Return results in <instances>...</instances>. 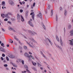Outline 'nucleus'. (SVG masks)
<instances>
[{
  "instance_id": "obj_1",
  "label": "nucleus",
  "mask_w": 73,
  "mask_h": 73,
  "mask_svg": "<svg viewBox=\"0 0 73 73\" xmlns=\"http://www.w3.org/2000/svg\"><path fill=\"white\" fill-rule=\"evenodd\" d=\"M12 15V13L10 12H8L5 15L4 14H1V17H2L3 18H4V16L5 17H6V18H7L8 19H9L10 17L8 15Z\"/></svg>"
},
{
  "instance_id": "obj_2",
  "label": "nucleus",
  "mask_w": 73,
  "mask_h": 73,
  "mask_svg": "<svg viewBox=\"0 0 73 73\" xmlns=\"http://www.w3.org/2000/svg\"><path fill=\"white\" fill-rule=\"evenodd\" d=\"M17 19L18 20H20V19H21V21H22L23 22L24 21V19L23 17L22 16V15H21L20 16L19 14H17Z\"/></svg>"
},
{
  "instance_id": "obj_3",
  "label": "nucleus",
  "mask_w": 73,
  "mask_h": 73,
  "mask_svg": "<svg viewBox=\"0 0 73 73\" xmlns=\"http://www.w3.org/2000/svg\"><path fill=\"white\" fill-rule=\"evenodd\" d=\"M9 3L11 5H15L14 3L11 0H9Z\"/></svg>"
},
{
  "instance_id": "obj_4",
  "label": "nucleus",
  "mask_w": 73,
  "mask_h": 73,
  "mask_svg": "<svg viewBox=\"0 0 73 73\" xmlns=\"http://www.w3.org/2000/svg\"><path fill=\"white\" fill-rule=\"evenodd\" d=\"M0 50L3 52H5V50L0 46Z\"/></svg>"
},
{
  "instance_id": "obj_5",
  "label": "nucleus",
  "mask_w": 73,
  "mask_h": 73,
  "mask_svg": "<svg viewBox=\"0 0 73 73\" xmlns=\"http://www.w3.org/2000/svg\"><path fill=\"white\" fill-rule=\"evenodd\" d=\"M28 23L30 26L32 27H34V26H33V24L32 23L31 21H29Z\"/></svg>"
},
{
  "instance_id": "obj_6",
  "label": "nucleus",
  "mask_w": 73,
  "mask_h": 73,
  "mask_svg": "<svg viewBox=\"0 0 73 73\" xmlns=\"http://www.w3.org/2000/svg\"><path fill=\"white\" fill-rule=\"evenodd\" d=\"M8 29L9 31H13L14 32H15V31L13 28H12L10 27H8Z\"/></svg>"
},
{
  "instance_id": "obj_7",
  "label": "nucleus",
  "mask_w": 73,
  "mask_h": 73,
  "mask_svg": "<svg viewBox=\"0 0 73 73\" xmlns=\"http://www.w3.org/2000/svg\"><path fill=\"white\" fill-rule=\"evenodd\" d=\"M25 55L26 56V57H28V58H30V57H31L30 55H29V54H28V53H25Z\"/></svg>"
},
{
  "instance_id": "obj_8",
  "label": "nucleus",
  "mask_w": 73,
  "mask_h": 73,
  "mask_svg": "<svg viewBox=\"0 0 73 73\" xmlns=\"http://www.w3.org/2000/svg\"><path fill=\"white\" fill-rule=\"evenodd\" d=\"M37 16L38 17H41V16H42V14H41V12H40L39 14L37 15Z\"/></svg>"
},
{
  "instance_id": "obj_9",
  "label": "nucleus",
  "mask_w": 73,
  "mask_h": 73,
  "mask_svg": "<svg viewBox=\"0 0 73 73\" xmlns=\"http://www.w3.org/2000/svg\"><path fill=\"white\" fill-rule=\"evenodd\" d=\"M10 57V58H13L15 57V56L14 55H13L12 54L10 55V56H9Z\"/></svg>"
},
{
  "instance_id": "obj_10",
  "label": "nucleus",
  "mask_w": 73,
  "mask_h": 73,
  "mask_svg": "<svg viewBox=\"0 0 73 73\" xmlns=\"http://www.w3.org/2000/svg\"><path fill=\"white\" fill-rule=\"evenodd\" d=\"M55 44L56 46V47H57V48H59V49H62V48H61V47H60V46H59L58 45H57L56 44Z\"/></svg>"
},
{
  "instance_id": "obj_11",
  "label": "nucleus",
  "mask_w": 73,
  "mask_h": 73,
  "mask_svg": "<svg viewBox=\"0 0 73 73\" xmlns=\"http://www.w3.org/2000/svg\"><path fill=\"white\" fill-rule=\"evenodd\" d=\"M5 1H3L2 2V6H5Z\"/></svg>"
},
{
  "instance_id": "obj_12",
  "label": "nucleus",
  "mask_w": 73,
  "mask_h": 73,
  "mask_svg": "<svg viewBox=\"0 0 73 73\" xmlns=\"http://www.w3.org/2000/svg\"><path fill=\"white\" fill-rule=\"evenodd\" d=\"M60 42L61 45L62 46V45H63V43L62 42V40H61V39H60Z\"/></svg>"
},
{
  "instance_id": "obj_13",
  "label": "nucleus",
  "mask_w": 73,
  "mask_h": 73,
  "mask_svg": "<svg viewBox=\"0 0 73 73\" xmlns=\"http://www.w3.org/2000/svg\"><path fill=\"white\" fill-rule=\"evenodd\" d=\"M71 36H73V30H71L70 32Z\"/></svg>"
},
{
  "instance_id": "obj_14",
  "label": "nucleus",
  "mask_w": 73,
  "mask_h": 73,
  "mask_svg": "<svg viewBox=\"0 0 73 73\" xmlns=\"http://www.w3.org/2000/svg\"><path fill=\"white\" fill-rule=\"evenodd\" d=\"M53 10L52 9L51 11V13H50L51 16H53Z\"/></svg>"
},
{
  "instance_id": "obj_15",
  "label": "nucleus",
  "mask_w": 73,
  "mask_h": 73,
  "mask_svg": "<svg viewBox=\"0 0 73 73\" xmlns=\"http://www.w3.org/2000/svg\"><path fill=\"white\" fill-rule=\"evenodd\" d=\"M70 41H71L70 42V44L71 45H73V41H72V40H70Z\"/></svg>"
},
{
  "instance_id": "obj_16",
  "label": "nucleus",
  "mask_w": 73,
  "mask_h": 73,
  "mask_svg": "<svg viewBox=\"0 0 73 73\" xmlns=\"http://www.w3.org/2000/svg\"><path fill=\"white\" fill-rule=\"evenodd\" d=\"M37 63L38 67H40V66H41V65L38 62H37Z\"/></svg>"
},
{
  "instance_id": "obj_17",
  "label": "nucleus",
  "mask_w": 73,
  "mask_h": 73,
  "mask_svg": "<svg viewBox=\"0 0 73 73\" xmlns=\"http://www.w3.org/2000/svg\"><path fill=\"white\" fill-rule=\"evenodd\" d=\"M12 64L13 65V66H14V67H15L16 68H17V65L16 64H15L14 63H13Z\"/></svg>"
},
{
  "instance_id": "obj_18",
  "label": "nucleus",
  "mask_w": 73,
  "mask_h": 73,
  "mask_svg": "<svg viewBox=\"0 0 73 73\" xmlns=\"http://www.w3.org/2000/svg\"><path fill=\"white\" fill-rule=\"evenodd\" d=\"M31 40L33 42H35V43H37V42H36V41H35V40H34V39H33V38Z\"/></svg>"
},
{
  "instance_id": "obj_19",
  "label": "nucleus",
  "mask_w": 73,
  "mask_h": 73,
  "mask_svg": "<svg viewBox=\"0 0 73 73\" xmlns=\"http://www.w3.org/2000/svg\"><path fill=\"white\" fill-rule=\"evenodd\" d=\"M27 44H28V45H29V46L30 47H31V48H33V46H32V45H31V44H29V43H28V42H27Z\"/></svg>"
},
{
  "instance_id": "obj_20",
  "label": "nucleus",
  "mask_w": 73,
  "mask_h": 73,
  "mask_svg": "<svg viewBox=\"0 0 73 73\" xmlns=\"http://www.w3.org/2000/svg\"><path fill=\"white\" fill-rule=\"evenodd\" d=\"M64 15L65 16H66V14H67V12H66V10H65L64 12Z\"/></svg>"
},
{
  "instance_id": "obj_21",
  "label": "nucleus",
  "mask_w": 73,
  "mask_h": 73,
  "mask_svg": "<svg viewBox=\"0 0 73 73\" xmlns=\"http://www.w3.org/2000/svg\"><path fill=\"white\" fill-rule=\"evenodd\" d=\"M32 63L33 65L34 66L37 65V64L36 63V62L34 63L33 62H32Z\"/></svg>"
},
{
  "instance_id": "obj_22",
  "label": "nucleus",
  "mask_w": 73,
  "mask_h": 73,
  "mask_svg": "<svg viewBox=\"0 0 73 73\" xmlns=\"http://www.w3.org/2000/svg\"><path fill=\"white\" fill-rule=\"evenodd\" d=\"M55 19L56 21H58V17H57V15H56V17Z\"/></svg>"
},
{
  "instance_id": "obj_23",
  "label": "nucleus",
  "mask_w": 73,
  "mask_h": 73,
  "mask_svg": "<svg viewBox=\"0 0 73 73\" xmlns=\"http://www.w3.org/2000/svg\"><path fill=\"white\" fill-rule=\"evenodd\" d=\"M34 17H35V14L32 15V18L33 20H34Z\"/></svg>"
},
{
  "instance_id": "obj_24",
  "label": "nucleus",
  "mask_w": 73,
  "mask_h": 73,
  "mask_svg": "<svg viewBox=\"0 0 73 73\" xmlns=\"http://www.w3.org/2000/svg\"><path fill=\"white\" fill-rule=\"evenodd\" d=\"M42 27H43L44 29H45V26L44 25V24H42Z\"/></svg>"
},
{
  "instance_id": "obj_25",
  "label": "nucleus",
  "mask_w": 73,
  "mask_h": 73,
  "mask_svg": "<svg viewBox=\"0 0 73 73\" xmlns=\"http://www.w3.org/2000/svg\"><path fill=\"white\" fill-rule=\"evenodd\" d=\"M56 38L57 41H59V39L58 38V36H56Z\"/></svg>"
},
{
  "instance_id": "obj_26",
  "label": "nucleus",
  "mask_w": 73,
  "mask_h": 73,
  "mask_svg": "<svg viewBox=\"0 0 73 73\" xmlns=\"http://www.w3.org/2000/svg\"><path fill=\"white\" fill-rule=\"evenodd\" d=\"M23 48L24 49H27V46H24Z\"/></svg>"
},
{
  "instance_id": "obj_27",
  "label": "nucleus",
  "mask_w": 73,
  "mask_h": 73,
  "mask_svg": "<svg viewBox=\"0 0 73 73\" xmlns=\"http://www.w3.org/2000/svg\"><path fill=\"white\" fill-rule=\"evenodd\" d=\"M14 38H15V40H17V41H18V40H19V39L17 38L15 36H14Z\"/></svg>"
},
{
  "instance_id": "obj_28",
  "label": "nucleus",
  "mask_w": 73,
  "mask_h": 73,
  "mask_svg": "<svg viewBox=\"0 0 73 73\" xmlns=\"http://www.w3.org/2000/svg\"><path fill=\"white\" fill-rule=\"evenodd\" d=\"M71 27H72V26L71 25H68V28L69 29H70L71 28Z\"/></svg>"
},
{
  "instance_id": "obj_29",
  "label": "nucleus",
  "mask_w": 73,
  "mask_h": 73,
  "mask_svg": "<svg viewBox=\"0 0 73 73\" xmlns=\"http://www.w3.org/2000/svg\"><path fill=\"white\" fill-rule=\"evenodd\" d=\"M21 62L23 65H24V61L23 60H22L21 61Z\"/></svg>"
},
{
  "instance_id": "obj_30",
  "label": "nucleus",
  "mask_w": 73,
  "mask_h": 73,
  "mask_svg": "<svg viewBox=\"0 0 73 73\" xmlns=\"http://www.w3.org/2000/svg\"><path fill=\"white\" fill-rule=\"evenodd\" d=\"M25 68H28V66L27 65H25L24 66Z\"/></svg>"
},
{
  "instance_id": "obj_31",
  "label": "nucleus",
  "mask_w": 73,
  "mask_h": 73,
  "mask_svg": "<svg viewBox=\"0 0 73 73\" xmlns=\"http://www.w3.org/2000/svg\"><path fill=\"white\" fill-rule=\"evenodd\" d=\"M26 70H27V72H28V73H31V72H30V71H29V70H28V69H27Z\"/></svg>"
},
{
  "instance_id": "obj_32",
  "label": "nucleus",
  "mask_w": 73,
  "mask_h": 73,
  "mask_svg": "<svg viewBox=\"0 0 73 73\" xmlns=\"http://www.w3.org/2000/svg\"><path fill=\"white\" fill-rule=\"evenodd\" d=\"M6 59L7 60V61H9V58H8V57L7 56L6 57Z\"/></svg>"
},
{
  "instance_id": "obj_33",
  "label": "nucleus",
  "mask_w": 73,
  "mask_h": 73,
  "mask_svg": "<svg viewBox=\"0 0 73 73\" xmlns=\"http://www.w3.org/2000/svg\"><path fill=\"white\" fill-rule=\"evenodd\" d=\"M20 12H21V13H22V12H23V10L22 9H21L20 10Z\"/></svg>"
},
{
  "instance_id": "obj_34",
  "label": "nucleus",
  "mask_w": 73,
  "mask_h": 73,
  "mask_svg": "<svg viewBox=\"0 0 73 73\" xmlns=\"http://www.w3.org/2000/svg\"><path fill=\"white\" fill-rule=\"evenodd\" d=\"M4 66H5V67H7V66H8V65L7 64H4Z\"/></svg>"
},
{
  "instance_id": "obj_35",
  "label": "nucleus",
  "mask_w": 73,
  "mask_h": 73,
  "mask_svg": "<svg viewBox=\"0 0 73 73\" xmlns=\"http://www.w3.org/2000/svg\"><path fill=\"white\" fill-rule=\"evenodd\" d=\"M26 15H28V11H27L26 12Z\"/></svg>"
},
{
  "instance_id": "obj_36",
  "label": "nucleus",
  "mask_w": 73,
  "mask_h": 73,
  "mask_svg": "<svg viewBox=\"0 0 73 73\" xmlns=\"http://www.w3.org/2000/svg\"><path fill=\"white\" fill-rule=\"evenodd\" d=\"M4 21H8V19H4Z\"/></svg>"
},
{
  "instance_id": "obj_37",
  "label": "nucleus",
  "mask_w": 73,
  "mask_h": 73,
  "mask_svg": "<svg viewBox=\"0 0 73 73\" xmlns=\"http://www.w3.org/2000/svg\"><path fill=\"white\" fill-rule=\"evenodd\" d=\"M1 46H4V44H3V43H2L1 44Z\"/></svg>"
},
{
  "instance_id": "obj_38",
  "label": "nucleus",
  "mask_w": 73,
  "mask_h": 73,
  "mask_svg": "<svg viewBox=\"0 0 73 73\" xmlns=\"http://www.w3.org/2000/svg\"><path fill=\"white\" fill-rule=\"evenodd\" d=\"M28 14H25V17H26V18H27V17H28Z\"/></svg>"
},
{
  "instance_id": "obj_39",
  "label": "nucleus",
  "mask_w": 73,
  "mask_h": 73,
  "mask_svg": "<svg viewBox=\"0 0 73 73\" xmlns=\"http://www.w3.org/2000/svg\"><path fill=\"white\" fill-rule=\"evenodd\" d=\"M50 5L48 6V9H50Z\"/></svg>"
},
{
  "instance_id": "obj_40",
  "label": "nucleus",
  "mask_w": 73,
  "mask_h": 73,
  "mask_svg": "<svg viewBox=\"0 0 73 73\" xmlns=\"http://www.w3.org/2000/svg\"><path fill=\"white\" fill-rule=\"evenodd\" d=\"M2 56H3V57H5V54H3L2 55Z\"/></svg>"
},
{
  "instance_id": "obj_41",
  "label": "nucleus",
  "mask_w": 73,
  "mask_h": 73,
  "mask_svg": "<svg viewBox=\"0 0 73 73\" xmlns=\"http://www.w3.org/2000/svg\"><path fill=\"white\" fill-rule=\"evenodd\" d=\"M42 56L43 57H44L45 58H46V57L45 56L44 54H43Z\"/></svg>"
},
{
  "instance_id": "obj_42",
  "label": "nucleus",
  "mask_w": 73,
  "mask_h": 73,
  "mask_svg": "<svg viewBox=\"0 0 73 73\" xmlns=\"http://www.w3.org/2000/svg\"><path fill=\"white\" fill-rule=\"evenodd\" d=\"M34 14V12H32L31 13L30 15H33Z\"/></svg>"
},
{
  "instance_id": "obj_43",
  "label": "nucleus",
  "mask_w": 73,
  "mask_h": 73,
  "mask_svg": "<svg viewBox=\"0 0 73 73\" xmlns=\"http://www.w3.org/2000/svg\"><path fill=\"white\" fill-rule=\"evenodd\" d=\"M35 3H33V7H35Z\"/></svg>"
},
{
  "instance_id": "obj_44",
  "label": "nucleus",
  "mask_w": 73,
  "mask_h": 73,
  "mask_svg": "<svg viewBox=\"0 0 73 73\" xmlns=\"http://www.w3.org/2000/svg\"><path fill=\"white\" fill-rule=\"evenodd\" d=\"M30 56H31V57H32V58L33 59H34V60H35V59H34V58H34V57H32V56H31V55H30Z\"/></svg>"
},
{
  "instance_id": "obj_45",
  "label": "nucleus",
  "mask_w": 73,
  "mask_h": 73,
  "mask_svg": "<svg viewBox=\"0 0 73 73\" xmlns=\"http://www.w3.org/2000/svg\"><path fill=\"white\" fill-rule=\"evenodd\" d=\"M6 69L7 70H9V68H7V67H6Z\"/></svg>"
},
{
  "instance_id": "obj_46",
  "label": "nucleus",
  "mask_w": 73,
  "mask_h": 73,
  "mask_svg": "<svg viewBox=\"0 0 73 73\" xmlns=\"http://www.w3.org/2000/svg\"><path fill=\"white\" fill-rule=\"evenodd\" d=\"M2 30L3 31V32H5V30H4V29L2 28Z\"/></svg>"
},
{
  "instance_id": "obj_47",
  "label": "nucleus",
  "mask_w": 73,
  "mask_h": 73,
  "mask_svg": "<svg viewBox=\"0 0 73 73\" xmlns=\"http://www.w3.org/2000/svg\"><path fill=\"white\" fill-rule=\"evenodd\" d=\"M7 23H9V24H11V22L10 21H8L7 22Z\"/></svg>"
},
{
  "instance_id": "obj_48",
  "label": "nucleus",
  "mask_w": 73,
  "mask_h": 73,
  "mask_svg": "<svg viewBox=\"0 0 73 73\" xmlns=\"http://www.w3.org/2000/svg\"><path fill=\"white\" fill-rule=\"evenodd\" d=\"M29 54H32V53L31 52H29Z\"/></svg>"
},
{
  "instance_id": "obj_49",
  "label": "nucleus",
  "mask_w": 73,
  "mask_h": 73,
  "mask_svg": "<svg viewBox=\"0 0 73 73\" xmlns=\"http://www.w3.org/2000/svg\"><path fill=\"white\" fill-rule=\"evenodd\" d=\"M22 73H26V71H24V72H23V71H22Z\"/></svg>"
},
{
  "instance_id": "obj_50",
  "label": "nucleus",
  "mask_w": 73,
  "mask_h": 73,
  "mask_svg": "<svg viewBox=\"0 0 73 73\" xmlns=\"http://www.w3.org/2000/svg\"><path fill=\"white\" fill-rule=\"evenodd\" d=\"M1 58L2 60H4V58H3V57H1Z\"/></svg>"
},
{
  "instance_id": "obj_51",
  "label": "nucleus",
  "mask_w": 73,
  "mask_h": 73,
  "mask_svg": "<svg viewBox=\"0 0 73 73\" xmlns=\"http://www.w3.org/2000/svg\"><path fill=\"white\" fill-rule=\"evenodd\" d=\"M40 68L41 70H42V69H43V68L42 67H40Z\"/></svg>"
},
{
  "instance_id": "obj_52",
  "label": "nucleus",
  "mask_w": 73,
  "mask_h": 73,
  "mask_svg": "<svg viewBox=\"0 0 73 73\" xmlns=\"http://www.w3.org/2000/svg\"><path fill=\"white\" fill-rule=\"evenodd\" d=\"M13 48L14 50H16L15 48L14 47H13Z\"/></svg>"
},
{
  "instance_id": "obj_53",
  "label": "nucleus",
  "mask_w": 73,
  "mask_h": 73,
  "mask_svg": "<svg viewBox=\"0 0 73 73\" xmlns=\"http://www.w3.org/2000/svg\"><path fill=\"white\" fill-rule=\"evenodd\" d=\"M6 46H7V47H9V45L7 44V45Z\"/></svg>"
},
{
  "instance_id": "obj_54",
  "label": "nucleus",
  "mask_w": 73,
  "mask_h": 73,
  "mask_svg": "<svg viewBox=\"0 0 73 73\" xmlns=\"http://www.w3.org/2000/svg\"><path fill=\"white\" fill-rule=\"evenodd\" d=\"M19 49H22V47L19 46Z\"/></svg>"
},
{
  "instance_id": "obj_55",
  "label": "nucleus",
  "mask_w": 73,
  "mask_h": 73,
  "mask_svg": "<svg viewBox=\"0 0 73 73\" xmlns=\"http://www.w3.org/2000/svg\"><path fill=\"white\" fill-rule=\"evenodd\" d=\"M16 62H17V63H19V60H16Z\"/></svg>"
},
{
  "instance_id": "obj_56",
  "label": "nucleus",
  "mask_w": 73,
  "mask_h": 73,
  "mask_svg": "<svg viewBox=\"0 0 73 73\" xmlns=\"http://www.w3.org/2000/svg\"><path fill=\"white\" fill-rule=\"evenodd\" d=\"M33 69L35 70H36V69L35 68H33Z\"/></svg>"
},
{
  "instance_id": "obj_57",
  "label": "nucleus",
  "mask_w": 73,
  "mask_h": 73,
  "mask_svg": "<svg viewBox=\"0 0 73 73\" xmlns=\"http://www.w3.org/2000/svg\"><path fill=\"white\" fill-rule=\"evenodd\" d=\"M49 42H50V44H52V42H51V41H50H50H49Z\"/></svg>"
},
{
  "instance_id": "obj_58",
  "label": "nucleus",
  "mask_w": 73,
  "mask_h": 73,
  "mask_svg": "<svg viewBox=\"0 0 73 73\" xmlns=\"http://www.w3.org/2000/svg\"><path fill=\"white\" fill-rule=\"evenodd\" d=\"M49 42H50V44H52V42H51V41H50H50H49Z\"/></svg>"
},
{
  "instance_id": "obj_59",
  "label": "nucleus",
  "mask_w": 73,
  "mask_h": 73,
  "mask_svg": "<svg viewBox=\"0 0 73 73\" xmlns=\"http://www.w3.org/2000/svg\"><path fill=\"white\" fill-rule=\"evenodd\" d=\"M40 53H41V54H42V55H43V54H43V53H42V52H40Z\"/></svg>"
},
{
  "instance_id": "obj_60",
  "label": "nucleus",
  "mask_w": 73,
  "mask_h": 73,
  "mask_svg": "<svg viewBox=\"0 0 73 73\" xmlns=\"http://www.w3.org/2000/svg\"><path fill=\"white\" fill-rule=\"evenodd\" d=\"M22 3L23 4H25V2L24 1L22 2Z\"/></svg>"
},
{
  "instance_id": "obj_61",
  "label": "nucleus",
  "mask_w": 73,
  "mask_h": 73,
  "mask_svg": "<svg viewBox=\"0 0 73 73\" xmlns=\"http://www.w3.org/2000/svg\"><path fill=\"white\" fill-rule=\"evenodd\" d=\"M60 9L61 11V10H62V7H60Z\"/></svg>"
},
{
  "instance_id": "obj_62",
  "label": "nucleus",
  "mask_w": 73,
  "mask_h": 73,
  "mask_svg": "<svg viewBox=\"0 0 73 73\" xmlns=\"http://www.w3.org/2000/svg\"><path fill=\"white\" fill-rule=\"evenodd\" d=\"M33 6H31V8L32 9H33Z\"/></svg>"
},
{
  "instance_id": "obj_63",
  "label": "nucleus",
  "mask_w": 73,
  "mask_h": 73,
  "mask_svg": "<svg viewBox=\"0 0 73 73\" xmlns=\"http://www.w3.org/2000/svg\"><path fill=\"white\" fill-rule=\"evenodd\" d=\"M28 7H29V5H27V7L28 8Z\"/></svg>"
},
{
  "instance_id": "obj_64",
  "label": "nucleus",
  "mask_w": 73,
  "mask_h": 73,
  "mask_svg": "<svg viewBox=\"0 0 73 73\" xmlns=\"http://www.w3.org/2000/svg\"><path fill=\"white\" fill-rule=\"evenodd\" d=\"M12 72H13V73H16V72H15L13 71Z\"/></svg>"
}]
</instances>
